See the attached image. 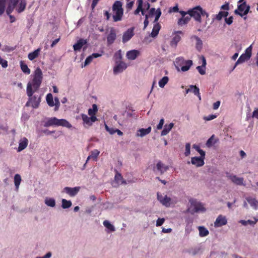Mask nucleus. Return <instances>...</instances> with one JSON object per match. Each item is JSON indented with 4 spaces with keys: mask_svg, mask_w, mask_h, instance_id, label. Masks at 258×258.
<instances>
[{
    "mask_svg": "<svg viewBox=\"0 0 258 258\" xmlns=\"http://www.w3.org/2000/svg\"><path fill=\"white\" fill-rule=\"evenodd\" d=\"M221 10H223V11H227L229 10V4L228 2H225V4L220 7Z\"/></svg>",
    "mask_w": 258,
    "mask_h": 258,
    "instance_id": "obj_53",
    "label": "nucleus"
},
{
    "mask_svg": "<svg viewBox=\"0 0 258 258\" xmlns=\"http://www.w3.org/2000/svg\"><path fill=\"white\" fill-rule=\"evenodd\" d=\"M122 3L120 1H116L112 6V10L114 14L112 16L113 21L118 22L122 20L123 14V10L122 8Z\"/></svg>",
    "mask_w": 258,
    "mask_h": 258,
    "instance_id": "obj_3",
    "label": "nucleus"
},
{
    "mask_svg": "<svg viewBox=\"0 0 258 258\" xmlns=\"http://www.w3.org/2000/svg\"><path fill=\"white\" fill-rule=\"evenodd\" d=\"M116 174L114 177V180L117 183H120L121 184H126V181L124 180L121 174L115 170Z\"/></svg>",
    "mask_w": 258,
    "mask_h": 258,
    "instance_id": "obj_27",
    "label": "nucleus"
},
{
    "mask_svg": "<svg viewBox=\"0 0 258 258\" xmlns=\"http://www.w3.org/2000/svg\"><path fill=\"white\" fill-rule=\"evenodd\" d=\"M251 51L252 47L251 45H250V46L246 48V49L245 51V53L242 54L240 56L237 61L235 62L233 69L235 68L237 64L243 63L245 61L248 60L251 56Z\"/></svg>",
    "mask_w": 258,
    "mask_h": 258,
    "instance_id": "obj_8",
    "label": "nucleus"
},
{
    "mask_svg": "<svg viewBox=\"0 0 258 258\" xmlns=\"http://www.w3.org/2000/svg\"><path fill=\"white\" fill-rule=\"evenodd\" d=\"M201 14H202V8L200 6L188 10V15L190 18H194L195 21L200 23L202 22Z\"/></svg>",
    "mask_w": 258,
    "mask_h": 258,
    "instance_id": "obj_6",
    "label": "nucleus"
},
{
    "mask_svg": "<svg viewBox=\"0 0 258 258\" xmlns=\"http://www.w3.org/2000/svg\"><path fill=\"white\" fill-rule=\"evenodd\" d=\"M82 118L84 123L90 126L92 124V123L97 120V117L96 116H90L88 117L86 114H82Z\"/></svg>",
    "mask_w": 258,
    "mask_h": 258,
    "instance_id": "obj_15",
    "label": "nucleus"
},
{
    "mask_svg": "<svg viewBox=\"0 0 258 258\" xmlns=\"http://www.w3.org/2000/svg\"><path fill=\"white\" fill-rule=\"evenodd\" d=\"M127 68L126 64L123 61H119L116 63V65L113 69L114 74H117L123 72Z\"/></svg>",
    "mask_w": 258,
    "mask_h": 258,
    "instance_id": "obj_13",
    "label": "nucleus"
},
{
    "mask_svg": "<svg viewBox=\"0 0 258 258\" xmlns=\"http://www.w3.org/2000/svg\"><path fill=\"white\" fill-rule=\"evenodd\" d=\"M165 221V219L164 218H158L156 222V226H161Z\"/></svg>",
    "mask_w": 258,
    "mask_h": 258,
    "instance_id": "obj_58",
    "label": "nucleus"
},
{
    "mask_svg": "<svg viewBox=\"0 0 258 258\" xmlns=\"http://www.w3.org/2000/svg\"><path fill=\"white\" fill-rule=\"evenodd\" d=\"M114 57L116 63H118L119 61H121V60L122 59V54L121 50H119L115 53L114 55Z\"/></svg>",
    "mask_w": 258,
    "mask_h": 258,
    "instance_id": "obj_42",
    "label": "nucleus"
},
{
    "mask_svg": "<svg viewBox=\"0 0 258 258\" xmlns=\"http://www.w3.org/2000/svg\"><path fill=\"white\" fill-rule=\"evenodd\" d=\"M161 15V11L160 8L157 9L155 14V18L154 21V23H158V21Z\"/></svg>",
    "mask_w": 258,
    "mask_h": 258,
    "instance_id": "obj_51",
    "label": "nucleus"
},
{
    "mask_svg": "<svg viewBox=\"0 0 258 258\" xmlns=\"http://www.w3.org/2000/svg\"><path fill=\"white\" fill-rule=\"evenodd\" d=\"M93 60V58H92V56L90 55L88 56L84 62V66H86L87 65L89 64Z\"/></svg>",
    "mask_w": 258,
    "mask_h": 258,
    "instance_id": "obj_57",
    "label": "nucleus"
},
{
    "mask_svg": "<svg viewBox=\"0 0 258 258\" xmlns=\"http://www.w3.org/2000/svg\"><path fill=\"white\" fill-rule=\"evenodd\" d=\"M247 202L254 209H256L257 207L258 202L255 198L251 197H247L246 198Z\"/></svg>",
    "mask_w": 258,
    "mask_h": 258,
    "instance_id": "obj_30",
    "label": "nucleus"
},
{
    "mask_svg": "<svg viewBox=\"0 0 258 258\" xmlns=\"http://www.w3.org/2000/svg\"><path fill=\"white\" fill-rule=\"evenodd\" d=\"M46 100L48 105L49 106L52 107L54 105V103L53 99V96L51 93H48L47 95Z\"/></svg>",
    "mask_w": 258,
    "mask_h": 258,
    "instance_id": "obj_39",
    "label": "nucleus"
},
{
    "mask_svg": "<svg viewBox=\"0 0 258 258\" xmlns=\"http://www.w3.org/2000/svg\"><path fill=\"white\" fill-rule=\"evenodd\" d=\"M249 10L250 6L247 5L245 2H243V3L238 5L237 9L234 11V13L236 15L243 17L248 13Z\"/></svg>",
    "mask_w": 258,
    "mask_h": 258,
    "instance_id": "obj_7",
    "label": "nucleus"
},
{
    "mask_svg": "<svg viewBox=\"0 0 258 258\" xmlns=\"http://www.w3.org/2000/svg\"><path fill=\"white\" fill-rule=\"evenodd\" d=\"M156 11L155 8H151L150 10L149 14L148 16L150 17V16H153L154 14H156Z\"/></svg>",
    "mask_w": 258,
    "mask_h": 258,
    "instance_id": "obj_64",
    "label": "nucleus"
},
{
    "mask_svg": "<svg viewBox=\"0 0 258 258\" xmlns=\"http://www.w3.org/2000/svg\"><path fill=\"white\" fill-rule=\"evenodd\" d=\"M227 223V220L225 216L221 215L218 216L217 218L214 225L216 227H220L222 226L225 225Z\"/></svg>",
    "mask_w": 258,
    "mask_h": 258,
    "instance_id": "obj_12",
    "label": "nucleus"
},
{
    "mask_svg": "<svg viewBox=\"0 0 258 258\" xmlns=\"http://www.w3.org/2000/svg\"><path fill=\"white\" fill-rule=\"evenodd\" d=\"M1 64H2V66L4 68H6L8 66V61L6 60L3 59L2 57L1 58Z\"/></svg>",
    "mask_w": 258,
    "mask_h": 258,
    "instance_id": "obj_60",
    "label": "nucleus"
},
{
    "mask_svg": "<svg viewBox=\"0 0 258 258\" xmlns=\"http://www.w3.org/2000/svg\"><path fill=\"white\" fill-rule=\"evenodd\" d=\"M161 26L159 23H155L151 33V36L153 38L156 37L161 29Z\"/></svg>",
    "mask_w": 258,
    "mask_h": 258,
    "instance_id": "obj_24",
    "label": "nucleus"
},
{
    "mask_svg": "<svg viewBox=\"0 0 258 258\" xmlns=\"http://www.w3.org/2000/svg\"><path fill=\"white\" fill-rule=\"evenodd\" d=\"M116 38L115 30L111 28L109 34L107 36V42L108 45L112 44Z\"/></svg>",
    "mask_w": 258,
    "mask_h": 258,
    "instance_id": "obj_14",
    "label": "nucleus"
},
{
    "mask_svg": "<svg viewBox=\"0 0 258 258\" xmlns=\"http://www.w3.org/2000/svg\"><path fill=\"white\" fill-rule=\"evenodd\" d=\"M80 189V187L79 186H76L75 187H70L67 186L63 188V191L68 194L70 196L74 197L79 191Z\"/></svg>",
    "mask_w": 258,
    "mask_h": 258,
    "instance_id": "obj_11",
    "label": "nucleus"
},
{
    "mask_svg": "<svg viewBox=\"0 0 258 258\" xmlns=\"http://www.w3.org/2000/svg\"><path fill=\"white\" fill-rule=\"evenodd\" d=\"M164 123V118H161L160 119V120L159 123L157 125V128L158 130H161L162 128V127H163Z\"/></svg>",
    "mask_w": 258,
    "mask_h": 258,
    "instance_id": "obj_61",
    "label": "nucleus"
},
{
    "mask_svg": "<svg viewBox=\"0 0 258 258\" xmlns=\"http://www.w3.org/2000/svg\"><path fill=\"white\" fill-rule=\"evenodd\" d=\"M190 153V144L189 143H186L185 145V151L184 155L185 156H188Z\"/></svg>",
    "mask_w": 258,
    "mask_h": 258,
    "instance_id": "obj_52",
    "label": "nucleus"
},
{
    "mask_svg": "<svg viewBox=\"0 0 258 258\" xmlns=\"http://www.w3.org/2000/svg\"><path fill=\"white\" fill-rule=\"evenodd\" d=\"M198 229L199 230V235L201 237L206 236L209 233L208 229L204 226H199Z\"/></svg>",
    "mask_w": 258,
    "mask_h": 258,
    "instance_id": "obj_35",
    "label": "nucleus"
},
{
    "mask_svg": "<svg viewBox=\"0 0 258 258\" xmlns=\"http://www.w3.org/2000/svg\"><path fill=\"white\" fill-rule=\"evenodd\" d=\"M22 179L20 174H16L14 176V183L17 190H18Z\"/></svg>",
    "mask_w": 258,
    "mask_h": 258,
    "instance_id": "obj_37",
    "label": "nucleus"
},
{
    "mask_svg": "<svg viewBox=\"0 0 258 258\" xmlns=\"http://www.w3.org/2000/svg\"><path fill=\"white\" fill-rule=\"evenodd\" d=\"M72 206V202L71 201H67L66 199L62 200L61 207L63 209H67L71 207Z\"/></svg>",
    "mask_w": 258,
    "mask_h": 258,
    "instance_id": "obj_46",
    "label": "nucleus"
},
{
    "mask_svg": "<svg viewBox=\"0 0 258 258\" xmlns=\"http://www.w3.org/2000/svg\"><path fill=\"white\" fill-rule=\"evenodd\" d=\"M54 101H55L54 105V106H55L54 110H55V111H56L58 109L60 103H59V101L58 98H57V97H55L54 98Z\"/></svg>",
    "mask_w": 258,
    "mask_h": 258,
    "instance_id": "obj_56",
    "label": "nucleus"
},
{
    "mask_svg": "<svg viewBox=\"0 0 258 258\" xmlns=\"http://www.w3.org/2000/svg\"><path fill=\"white\" fill-rule=\"evenodd\" d=\"M26 92L29 98L26 102V106H31L34 109L38 108L41 101V95H34V93L36 91H31L30 88H28V91Z\"/></svg>",
    "mask_w": 258,
    "mask_h": 258,
    "instance_id": "obj_2",
    "label": "nucleus"
},
{
    "mask_svg": "<svg viewBox=\"0 0 258 258\" xmlns=\"http://www.w3.org/2000/svg\"><path fill=\"white\" fill-rule=\"evenodd\" d=\"M190 88L191 89V91L193 92V93L197 96L200 100L201 99L200 93V89L198 87H197L196 86L194 85H190Z\"/></svg>",
    "mask_w": 258,
    "mask_h": 258,
    "instance_id": "obj_40",
    "label": "nucleus"
},
{
    "mask_svg": "<svg viewBox=\"0 0 258 258\" xmlns=\"http://www.w3.org/2000/svg\"><path fill=\"white\" fill-rule=\"evenodd\" d=\"M197 69L201 75H203L206 74L205 67L200 66L197 67Z\"/></svg>",
    "mask_w": 258,
    "mask_h": 258,
    "instance_id": "obj_54",
    "label": "nucleus"
},
{
    "mask_svg": "<svg viewBox=\"0 0 258 258\" xmlns=\"http://www.w3.org/2000/svg\"><path fill=\"white\" fill-rule=\"evenodd\" d=\"M219 141L218 139L215 138V135H213L207 141L206 146L210 148Z\"/></svg>",
    "mask_w": 258,
    "mask_h": 258,
    "instance_id": "obj_28",
    "label": "nucleus"
},
{
    "mask_svg": "<svg viewBox=\"0 0 258 258\" xmlns=\"http://www.w3.org/2000/svg\"><path fill=\"white\" fill-rule=\"evenodd\" d=\"M87 41L86 39L82 38L80 39L76 43L73 45L74 50L76 51H80L83 46L86 44Z\"/></svg>",
    "mask_w": 258,
    "mask_h": 258,
    "instance_id": "obj_17",
    "label": "nucleus"
},
{
    "mask_svg": "<svg viewBox=\"0 0 258 258\" xmlns=\"http://www.w3.org/2000/svg\"><path fill=\"white\" fill-rule=\"evenodd\" d=\"M18 1L19 3L16 7V9L18 13H21L25 10L27 3L26 0H18Z\"/></svg>",
    "mask_w": 258,
    "mask_h": 258,
    "instance_id": "obj_18",
    "label": "nucleus"
},
{
    "mask_svg": "<svg viewBox=\"0 0 258 258\" xmlns=\"http://www.w3.org/2000/svg\"><path fill=\"white\" fill-rule=\"evenodd\" d=\"M227 177L231 180V181L237 185L243 184V178L237 177L236 175H229Z\"/></svg>",
    "mask_w": 258,
    "mask_h": 258,
    "instance_id": "obj_23",
    "label": "nucleus"
},
{
    "mask_svg": "<svg viewBox=\"0 0 258 258\" xmlns=\"http://www.w3.org/2000/svg\"><path fill=\"white\" fill-rule=\"evenodd\" d=\"M100 153V152L98 150H94L93 151H91V158L95 161H96L97 157L98 156L99 154Z\"/></svg>",
    "mask_w": 258,
    "mask_h": 258,
    "instance_id": "obj_50",
    "label": "nucleus"
},
{
    "mask_svg": "<svg viewBox=\"0 0 258 258\" xmlns=\"http://www.w3.org/2000/svg\"><path fill=\"white\" fill-rule=\"evenodd\" d=\"M175 66L176 69L179 71V68H181L182 72L187 71L191 66L192 65V61L191 60H184L183 57H178L175 59Z\"/></svg>",
    "mask_w": 258,
    "mask_h": 258,
    "instance_id": "obj_5",
    "label": "nucleus"
},
{
    "mask_svg": "<svg viewBox=\"0 0 258 258\" xmlns=\"http://www.w3.org/2000/svg\"><path fill=\"white\" fill-rule=\"evenodd\" d=\"M28 139L24 137L22 138L19 142V147L18 149V151L20 152L24 149H25L28 146Z\"/></svg>",
    "mask_w": 258,
    "mask_h": 258,
    "instance_id": "obj_20",
    "label": "nucleus"
},
{
    "mask_svg": "<svg viewBox=\"0 0 258 258\" xmlns=\"http://www.w3.org/2000/svg\"><path fill=\"white\" fill-rule=\"evenodd\" d=\"M194 209H195V211L196 212H199V211L204 212V211H206V209L204 207L203 205L200 203H198L196 204L195 205Z\"/></svg>",
    "mask_w": 258,
    "mask_h": 258,
    "instance_id": "obj_43",
    "label": "nucleus"
},
{
    "mask_svg": "<svg viewBox=\"0 0 258 258\" xmlns=\"http://www.w3.org/2000/svg\"><path fill=\"white\" fill-rule=\"evenodd\" d=\"M6 2V0H0V15H2L5 12Z\"/></svg>",
    "mask_w": 258,
    "mask_h": 258,
    "instance_id": "obj_49",
    "label": "nucleus"
},
{
    "mask_svg": "<svg viewBox=\"0 0 258 258\" xmlns=\"http://www.w3.org/2000/svg\"><path fill=\"white\" fill-rule=\"evenodd\" d=\"M148 18H149L148 15H145V19L144 22V30H145L146 28V27H147V26L149 24Z\"/></svg>",
    "mask_w": 258,
    "mask_h": 258,
    "instance_id": "obj_62",
    "label": "nucleus"
},
{
    "mask_svg": "<svg viewBox=\"0 0 258 258\" xmlns=\"http://www.w3.org/2000/svg\"><path fill=\"white\" fill-rule=\"evenodd\" d=\"M98 111V108L97 105L94 104L92 105V108H90L88 110V114L90 116H96L95 114Z\"/></svg>",
    "mask_w": 258,
    "mask_h": 258,
    "instance_id": "obj_38",
    "label": "nucleus"
},
{
    "mask_svg": "<svg viewBox=\"0 0 258 258\" xmlns=\"http://www.w3.org/2000/svg\"><path fill=\"white\" fill-rule=\"evenodd\" d=\"M169 81V78L167 76L163 77L159 82V86L161 88H163Z\"/></svg>",
    "mask_w": 258,
    "mask_h": 258,
    "instance_id": "obj_41",
    "label": "nucleus"
},
{
    "mask_svg": "<svg viewBox=\"0 0 258 258\" xmlns=\"http://www.w3.org/2000/svg\"><path fill=\"white\" fill-rule=\"evenodd\" d=\"M45 203L47 206L51 207H54L55 206V201L52 198L46 199Z\"/></svg>",
    "mask_w": 258,
    "mask_h": 258,
    "instance_id": "obj_44",
    "label": "nucleus"
},
{
    "mask_svg": "<svg viewBox=\"0 0 258 258\" xmlns=\"http://www.w3.org/2000/svg\"><path fill=\"white\" fill-rule=\"evenodd\" d=\"M18 0H9V4L6 10V13L10 15L18 4Z\"/></svg>",
    "mask_w": 258,
    "mask_h": 258,
    "instance_id": "obj_16",
    "label": "nucleus"
},
{
    "mask_svg": "<svg viewBox=\"0 0 258 258\" xmlns=\"http://www.w3.org/2000/svg\"><path fill=\"white\" fill-rule=\"evenodd\" d=\"M233 18L232 16H230L229 18H225V22L228 25H231L233 22Z\"/></svg>",
    "mask_w": 258,
    "mask_h": 258,
    "instance_id": "obj_55",
    "label": "nucleus"
},
{
    "mask_svg": "<svg viewBox=\"0 0 258 258\" xmlns=\"http://www.w3.org/2000/svg\"><path fill=\"white\" fill-rule=\"evenodd\" d=\"M228 14V12L222 11H220L218 14L213 15V20L214 21L216 20L219 21L221 20L223 18L227 17Z\"/></svg>",
    "mask_w": 258,
    "mask_h": 258,
    "instance_id": "obj_21",
    "label": "nucleus"
},
{
    "mask_svg": "<svg viewBox=\"0 0 258 258\" xmlns=\"http://www.w3.org/2000/svg\"><path fill=\"white\" fill-rule=\"evenodd\" d=\"M42 81V71L39 68H37L34 72L33 79L27 84L26 91H28V88H30L31 91H37L40 86Z\"/></svg>",
    "mask_w": 258,
    "mask_h": 258,
    "instance_id": "obj_1",
    "label": "nucleus"
},
{
    "mask_svg": "<svg viewBox=\"0 0 258 258\" xmlns=\"http://www.w3.org/2000/svg\"><path fill=\"white\" fill-rule=\"evenodd\" d=\"M151 131V127L149 126L147 128H140L138 131L137 133V137H143L148 134H149Z\"/></svg>",
    "mask_w": 258,
    "mask_h": 258,
    "instance_id": "obj_26",
    "label": "nucleus"
},
{
    "mask_svg": "<svg viewBox=\"0 0 258 258\" xmlns=\"http://www.w3.org/2000/svg\"><path fill=\"white\" fill-rule=\"evenodd\" d=\"M220 105V101H217L216 102L214 103L213 105V108L214 110H216L219 108Z\"/></svg>",
    "mask_w": 258,
    "mask_h": 258,
    "instance_id": "obj_63",
    "label": "nucleus"
},
{
    "mask_svg": "<svg viewBox=\"0 0 258 258\" xmlns=\"http://www.w3.org/2000/svg\"><path fill=\"white\" fill-rule=\"evenodd\" d=\"M194 37L196 39L197 42H196V48L198 50H200L202 47V41L200 39V38L197 36H194Z\"/></svg>",
    "mask_w": 258,
    "mask_h": 258,
    "instance_id": "obj_47",
    "label": "nucleus"
},
{
    "mask_svg": "<svg viewBox=\"0 0 258 258\" xmlns=\"http://www.w3.org/2000/svg\"><path fill=\"white\" fill-rule=\"evenodd\" d=\"M173 126L174 124L173 123H170L168 125L166 124L164 126V129L161 132V136L166 135L171 131Z\"/></svg>",
    "mask_w": 258,
    "mask_h": 258,
    "instance_id": "obj_31",
    "label": "nucleus"
},
{
    "mask_svg": "<svg viewBox=\"0 0 258 258\" xmlns=\"http://www.w3.org/2000/svg\"><path fill=\"white\" fill-rule=\"evenodd\" d=\"M103 225L104 226L109 229L111 231H115V228L113 225H112L108 221L105 220L103 222Z\"/></svg>",
    "mask_w": 258,
    "mask_h": 258,
    "instance_id": "obj_45",
    "label": "nucleus"
},
{
    "mask_svg": "<svg viewBox=\"0 0 258 258\" xmlns=\"http://www.w3.org/2000/svg\"><path fill=\"white\" fill-rule=\"evenodd\" d=\"M53 125L62 126L69 128L71 127V124L67 120L64 119H59L55 117L48 118L44 123V126L45 127Z\"/></svg>",
    "mask_w": 258,
    "mask_h": 258,
    "instance_id": "obj_4",
    "label": "nucleus"
},
{
    "mask_svg": "<svg viewBox=\"0 0 258 258\" xmlns=\"http://www.w3.org/2000/svg\"><path fill=\"white\" fill-rule=\"evenodd\" d=\"M40 51V49L38 48L37 49L34 50V51L28 54V58L30 60H32L35 59L36 58H37L38 56Z\"/></svg>",
    "mask_w": 258,
    "mask_h": 258,
    "instance_id": "obj_34",
    "label": "nucleus"
},
{
    "mask_svg": "<svg viewBox=\"0 0 258 258\" xmlns=\"http://www.w3.org/2000/svg\"><path fill=\"white\" fill-rule=\"evenodd\" d=\"M138 6L137 9L134 12L135 15H138L141 11L142 10L143 7V0H138Z\"/></svg>",
    "mask_w": 258,
    "mask_h": 258,
    "instance_id": "obj_48",
    "label": "nucleus"
},
{
    "mask_svg": "<svg viewBox=\"0 0 258 258\" xmlns=\"http://www.w3.org/2000/svg\"><path fill=\"white\" fill-rule=\"evenodd\" d=\"M106 130L110 134L112 135L115 133V129L113 128H109L106 124H105Z\"/></svg>",
    "mask_w": 258,
    "mask_h": 258,
    "instance_id": "obj_59",
    "label": "nucleus"
},
{
    "mask_svg": "<svg viewBox=\"0 0 258 258\" xmlns=\"http://www.w3.org/2000/svg\"><path fill=\"white\" fill-rule=\"evenodd\" d=\"M190 19L191 18L189 15L187 16L182 17L181 18L178 19L177 23L179 25L182 26L187 24Z\"/></svg>",
    "mask_w": 258,
    "mask_h": 258,
    "instance_id": "obj_29",
    "label": "nucleus"
},
{
    "mask_svg": "<svg viewBox=\"0 0 258 258\" xmlns=\"http://www.w3.org/2000/svg\"><path fill=\"white\" fill-rule=\"evenodd\" d=\"M204 160L203 158L194 157L191 158V162L192 164L196 165L197 167H201L204 164Z\"/></svg>",
    "mask_w": 258,
    "mask_h": 258,
    "instance_id": "obj_19",
    "label": "nucleus"
},
{
    "mask_svg": "<svg viewBox=\"0 0 258 258\" xmlns=\"http://www.w3.org/2000/svg\"><path fill=\"white\" fill-rule=\"evenodd\" d=\"M253 219L254 220V221L250 220H248L247 221L241 220L240 221V223L244 226L247 225L248 224L253 226L258 221V219H257L256 218L254 217Z\"/></svg>",
    "mask_w": 258,
    "mask_h": 258,
    "instance_id": "obj_33",
    "label": "nucleus"
},
{
    "mask_svg": "<svg viewBox=\"0 0 258 258\" xmlns=\"http://www.w3.org/2000/svg\"><path fill=\"white\" fill-rule=\"evenodd\" d=\"M158 200L163 205L166 207H169L170 205L171 198L168 197L167 195L163 196L159 192L157 193Z\"/></svg>",
    "mask_w": 258,
    "mask_h": 258,
    "instance_id": "obj_9",
    "label": "nucleus"
},
{
    "mask_svg": "<svg viewBox=\"0 0 258 258\" xmlns=\"http://www.w3.org/2000/svg\"><path fill=\"white\" fill-rule=\"evenodd\" d=\"M181 40V37L178 34H176L172 38L170 45L171 46L176 47L178 42Z\"/></svg>",
    "mask_w": 258,
    "mask_h": 258,
    "instance_id": "obj_32",
    "label": "nucleus"
},
{
    "mask_svg": "<svg viewBox=\"0 0 258 258\" xmlns=\"http://www.w3.org/2000/svg\"><path fill=\"white\" fill-rule=\"evenodd\" d=\"M156 168L157 170L160 172L161 174H163L169 168L168 166L164 165L160 161L158 162L157 163Z\"/></svg>",
    "mask_w": 258,
    "mask_h": 258,
    "instance_id": "obj_25",
    "label": "nucleus"
},
{
    "mask_svg": "<svg viewBox=\"0 0 258 258\" xmlns=\"http://www.w3.org/2000/svg\"><path fill=\"white\" fill-rule=\"evenodd\" d=\"M134 28L128 29L123 34L122 42L125 43L129 41L134 35Z\"/></svg>",
    "mask_w": 258,
    "mask_h": 258,
    "instance_id": "obj_10",
    "label": "nucleus"
},
{
    "mask_svg": "<svg viewBox=\"0 0 258 258\" xmlns=\"http://www.w3.org/2000/svg\"><path fill=\"white\" fill-rule=\"evenodd\" d=\"M140 52L137 50H132L126 53V57L130 60H134L139 55Z\"/></svg>",
    "mask_w": 258,
    "mask_h": 258,
    "instance_id": "obj_22",
    "label": "nucleus"
},
{
    "mask_svg": "<svg viewBox=\"0 0 258 258\" xmlns=\"http://www.w3.org/2000/svg\"><path fill=\"white\" fill-rule=\"evenodd\" d=\"M20 67L23 72L26 74H30L31 71L30 69L28 68L27 65L23 61H20Z\"/></svg>",
    "mask_w": 258,
    "mask_h": 258,
    "instance_id": "obj_36",
    "label": "nucleus"
}]
</instances>
